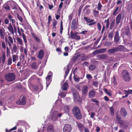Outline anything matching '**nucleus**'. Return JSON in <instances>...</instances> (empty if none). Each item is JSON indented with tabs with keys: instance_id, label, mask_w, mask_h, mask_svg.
Masks as SVG:
<instances>
[{
	"instance_id": "obj_1",
	"label": "nucleus",
	"mask_w": 132,
	"mask_h": 132,
	"mask_svg": "<svg viewBox=\"0 0 132 132\" xmlns=\"http://www.w3.org/2000/svg\"><path fill=\"white\" fill-rule=\"evenodd\" d=\"M125 48L123 45H119L116 47H114L109 49L107 51V53L110 55H111L118 51H123Z\"/></svg>"
},
{
	"instance_id": "obj_2",
	"label": "nucleus",
	"mask_w": 132,
	"mask_h": 132,
	"mask_svg": "<svg viewBox=\"0 0 132 132\" xmlns=\"http://www.w3.org/2000/svg\"><path fill=\"white\" fill-rule=\"evenodd\" d=\"M72 112L74 114L75 117L78 119H80L82 118V114L79 108L77 106H75L73 108Z\"/></svg>"
},
{
	"instance_id": "obj_3",
	"label": "nucleus",
	"mask_w": 132,
	"mask_h": 132,
	"mask_svg": "<svg viewBox=\"0 0 132 132\" xmlns=\"http://www.w3.org/2000/svg\"><path fill=\"white\" fill-rule=\"evenodd\" d=\"M121 76L123 79L125 81H129L131 80L130 75L128 71L127 70H123Z\"/></svg>"
},
{
	"instance_id": "obj_4",
	"label": "nucleus",
	"mask_w": 132,
	"mask_h": 132,
	"mask_svg": "<svg viewBox=\"0 0 132 132\" xmlns=\"http://www.w3.org/2000/svg\"><path fill=\"white\" fill-rule=\"evenodd\" d=\"M15 77V75L13 73H9L5 76L6 79L8 81H12L14 80Z\"/></svg>"
},
{
	"instance_id": "obj_5",
	"label": "nucleus",
	"mask_w": 132,
	"mask_h": 132,
	"mask_svg": "<svg viewBox=\"0 0 132 132\" xmlns=\"http://www.w3.org/2000/svg\"><path fill=\"white\" fill-rule=\"evenodd\" d=\"M84 20H85L87 22V24L89 26L93 25L96 23L94 20L90 19V18H88V17H84Z\"/></svg>"
},
{
	"instance_id": "obj_6",
	"label": "nucleus",
	"mask_w": 132,
	"mask_h": 132,
	"mask_svg": "<svg viewBox=\"0 0 132 132\" xmlns=\"http://www.w3.org/2000/svg\"><path fill=\"white\" fill-rule=\"evenodd\" d=\"M17 43L20 45V50L21 52L23 51V44L22 39L19 37H17L16 38Z\"/></svg>"
},
{
	"instance_id": "obj_7",
	"label": "nucleus",
	"mask_w": 132,
	"mask_h": 132,
	"mask_svg": "<svg viewBox=\"0 0 132 132\" xmlns=\"http://www.w3.org/2000/svg\"><path fill=\"white\" fill-rule=\"evenodd\" d=\"M79 34L78 32H76L73 33L71 32H70V37L72 39H74L76 40H80L81 37L79 35H78L77 34Z\"/></svg>"
},
{
	"instance_id": "obj_8",
	"label": "nucleus",
	"mask_w": 132,
	"mask_h": 132,
	"mask_svg": "<svg viewBox=\"0 0 132 132\" xmlns=\"http://www.w3.org/2000/svg\"><path fill=\"white\" fill-rule=\"evenodd\" d=\"M71 126L69 124L65 125L63 128V132H71Z\"/></svg>"
},
{
	"instance_id": "obj_9",
	"label": "nucleus",
	"mask_w": 132,
	"mask_h": 132,
	"mask_svg": "<svg viewBox=\"0 0 132 132\" xmlns=\"http://www.w3.org/2000/svg\"><path fill=\"white\" fill-rule=\"evenodd\" d=\"M116 118L119 120L118 121V123L124 129H126L128 127V125L127 124H126L124 122L121 120L120 118L117 116Z\"/></svg>"
},
{
	"instance_id": "obj_10",
	"label": "nucleus",
	"mask_w": 132,
	"mask_h": 132,
	"mask_svg": "<svg viewBox=\"0 0 132 132\" xmlns=\"http://www.w3.org/2000/svg\"><path fill=\"white\" fill-rule=\"evenodd\" d=\"M71 91L74 99L76 100H78L79 98V97L77 90L75 89H71Z\"/></svg>"
},
{
	"instance_id": "obj_11",
	"label": "nucleus",
	"mask_w": 132,
	"mask_h": 132,
	"mask_svg": "<svg viewBox=\"0 0 132 132\" xmlns=\"http://www.w3.org/2000/svg\"><path fill=\"white\" fill-rule=\"evenodd\" d=\"M122 32L125 35L129 36L130 35V30L128 27H126L124 29H122Z\"/></svg>"
},
{
	"instance_id": "obj_12",
	"label": "nucleus",
	"mask_w": 132,
	"mask_h": 132,
	"mask_svg": "<svg viewBox=\"0 0 132 132\" xmlns=\"http://www.w3.org/2000/svg\"><path fill=\"white\" fill-rule=\"evenodd\" d=\"M6 59L5 53L3 52L1 54V55L0 57V62H2V66L3 65L4 63L5 62V60Z\"/></svg>"
},
{
	"instance_id": "obj_13",
	"label": "nucleus",
	"mask_w": 132,
	"mask_h": 132,
	"mask_svg": "<svg viewBox=\"0 0 132 132\" xmlns=\"http://www.w3.org/2000/svg\"><path fill=\"white\" fill-rule=\"evenodd\" d=\"M122 18V14L121 13H119L116 17V24L118 25L121 22Z\"/></svg>"
},
{
	"instance_id": "obj_14",
	"label": "nucleus",
	"mask_w": 132,
	"mask_h": 132,
	"mask_svg": "<svg viewBox=\"0 0 132 132\" xmlns=\"http://www.w3.org/2000/svg\"><path fill=\"white\" fill-rule=\"evenodd\" d=\"M120 39V38L119 36V32L118 31H117L115 33L114 38V41L115 42L117 43L119 42Z\"/></svg>"
},
{
	"instance_id": "obj_15",
	"label": "nucleus",
	"mask_w": 132,
	"mask_h": 132,
	"mask_svg": "<svg viewBox=\"0 0 132 132\" xmlns=\"http://www.w3.org/2000/svg\"><path fill=\"white\" fill-rule=\"evenodd\" d=\"M96 92L94 90L92 89L90 90L88 93L89 97L90 98H94L96 95Z\"/></svg>"
},
{
	"instance_id": "obj_16",
	"label": "nucleus",
	"mask_w": 132,
	"mask_h": 132,
	"mask_svg": "<svg viewBox=\"0 0 132 132\" xmlns=\"http://www.w3.org/2000/svg\"><path fill=\"white\" fill-rule=\"evenodd\" d=\"M88 87L87 85H84L83 86L82 90V94L84 95H86L88 92Z\"/></svg>"
},
{
	"instance_id": "obj_17",
	"label": "nucleus",
	"mask_w": 132,
	"mask_h": 132,
	"mask_svg": "<svg viewBox=\"0 0 132 132\" xmlns=\"http://www.w3.org/2000/svg\"><path fill=\"white\" fill-rule=\"evenodd\" d=\"M120 112L121 115L124 117H125L127 115V112L124 108H121Z\"/></svg>"
},
{
	"instance_id": "obj_18",
	"label": "nucleus",
	"mask_w": 132,
	"mask_h": 132,
	"mask_svg": "<svg viewBox=\"0 0 132 132\" xmlns=\"http://www.w3.org/2000/svg\"><path fill=\"white\" fill-rule=\"evenodd\" d=\"M77 59L78 62H81L85 60V55L83 54H81L77 55Z\"/></svg>"
},
{
	"instance_id": "obj_19",
	"label": "nucleus",
	"mask_w": 132,
	"mask_h": 132,
	"mask_svg": "<svg viewBox=\"0 0 132 132\" xmlns=\"http://www.w3.org/2000/svg\"><path fill=\"white\" fill-rule=\"evenodd\" d=\"M44 52L42 50H40L39 52L37 55V57L39 59H42L43 57Z\"/></svg>"
},
{
	"instance_id": "obj_20",
	"label": "nucleus",
	"mask_w": 132,
	"mask_h": 132,
	"mask_svg": "<svg viewBox=\"0 0 132 132\" xmlns=\"http://www.w3.org/2000/svg\"><path fill=\"white\" fill-rule=\"evenodd\" d=\"M51 75H48L46 77V87H47L50 85L51 81Z\"/></svg>"
},
{
	"instance_id": "obj_21",
	"label": "nucleus",
	"mask_w": 132,
	"mask_h": 132,
	"mask_svg": "<svg viewBox=\"0 0 132 132\" xmlns=\"http://www.w3.org/2000/svg\"><path fill=\"white\" fill-rule=\"evenodd\" d=\"M11 50L12 53L14 52L17 54L18 53V48L15 44L13 46L12 48L11 47Z\"/></svg>"
},
{
	"instance_id": "obj_22",
	"label": "nucleus",
	"mask_w": 132,
	"mask_h": 132,
	"mask_svg": "<svg viewBox=\"0 0 132 132\" xmlns=\"http://www.w3.org/2000/svg\"><path fill=\"white\" fill-rule=\"evenodd\" d=\"M20 30L22 32V38L23 39L24 42L25 43V45H27V40L26 38V37L25 34L23 33L24 31L23 29L22 28L20 29Z\"/></svg>"
},
{
	"instance_id": "obj_23",
	"label": "nucleus",
	"mask_w": 132,
	"mask_h": 132,
	"mask_svg": "<svg viewBox=\"0 0 132 132\" xmlns=\"http://www.w3.org/2000/svg\"><path fill=\"white\" fill-rule=\"evenodd\" d=\"M77 27V26L75 21V20L73 19L72 23L71 28L73 30H75L76 29Z\"/></svg>"
},
{
	"instance_id": "obj_24",
	"label": "nucleus",
	"mask_w": 132,
	"mask_h": 132,
	"mask_svg": "<svg viewBox=\"0 0 132 132\" xmlns=\"http://www.w3.org/2000/svg\"><path fill=\"white\" fill-rule=\"evenodd\" d=\"M31 34L36 42L39 43L40 42V39L38 38L35 34L33 32L31 33Z\"/></svg>"
},
{
	"instance_id": "obj_25",
	"label": "nucleus",
	"mask_w": 132,
	"mask_h": 132,
	"mask_svg": "<svg viewBox=\"0 0 132 132\" xmlns=\"http://www.w3.org/2000/svg\"><path fill=\"white\" fill-rule=\"evenodd\" d=\"M58 113V111H54L52 118V120L53 121H55L57 119V115Z\"/></svg>"
},
{
	"instance_id": "obj_26",
	"label": "nucleus",
	"mask_w": 132,
	"mask_h": 132,
	"mask_svg": "<svg viewBox=\"0 0 132 132\" xmlns=\"http://www.w3.org/2000/svg\"><path fill=\"white\" fill-rule=\"evenodd\" d=\"M80 131L81 132H82L85 128L83 125L81 123H78L77 125Z\"/></svg>"
},
{
	"instance_id": "obj_27",
	"label": "nucleus",
	"mask_w": 132,
	"mask_h": 132,
	"mask_svg": "<svg viewBox=\"0 0 132 132\" xmlns=\"http://www.w3.org/2000/svg\"><path fill=\"white\" fill-rule=\"evenodd\" d=\"M68 87V84L67 82L64 83L62 87V90H66Z\"/></svg>"
},
{
	"instance_id": "obj_28",
	"label": "nucleus",
	"mask_w": 132,
	"mask_h": 132,
	"mask_svg": "<svg viewBox=\"0 0 132 132\" xmlns=\"http://www.w3.org/2000/svg\"><path fill=\"white\" fill-rule=\"evenodd\" d=\"M67 69L65 72V74L64 76V78L65 79L67 76L68 75V74L69 71H70V66L68 65H67Z\"/></svg>"
},
{
	"instance_id": "obj_29",
	"label": "nucleus",
	"mask_w": 132,
	"mask_h": 132,
	"mask_svg": "<svg viewBox=\"0 0 132 132\" xmlns=\"http://www.w3.org/2000/svg\"><path fill=\"white\" fill-rule=\"evenodd\" d=\"M48 132H53L54 131L53 127L52 125H50L47 128Z\"/></svg>"
},
{
	"instance_id": "obj_30",
	"label": "nucleus",
	"mask_w": 132,
	"mask_h": 132,
	"mask_svg": "<svg viewBox=\"0 0 132 132\" xmlns=\"http://www.w3.org/2000/svg\"><path fill=\"white\" fill-rule=\"evenodd\" d=\"M119 7L118 6L117 7L113 12L112 14L114 16H116L119 13Z\"/></svg>"
},
{
	"instance_id": "obj_31",
	"label": "nucleus",
	"mask_w": 132,
	"mask_h": 132,
	"mask_svg": "<svg viewBox=\"0 0 132 132\" xmlns=\"http://www.w3.org/2000/svg\"><path fill=\"white\" fill-rule=\"evenodd\" d=\"M110 21L109 18H108L107 20H104V23H106V29H108L109 28L110 24Z\"/></svg>"
},
{
	"instance_id": "obj_32",
	"label": "nucleus",
	"mask_w": 132,
	"mask_h": 132,
	"mask_svg": "<svg viewBox=\"0 0 132 132\" xmlns=\"http://www.w3.org/2000/svg\"><path fill=\"white\" fill-rule=\"evenodd\" d=\"M7 28L10 33L12 34L14 33V31L13 29V28L11 23L9 25L8 27Z\"/></svg>"
},
{
	"instance_id": "obj_33",
	"label": "nucleus",
	"mask_w": 132,
	"mask_h": 132,
	"mask_svg": "<svg viewBox=\"0 0 132 132\" xmlns=\"http://www.w3.org/2000/svg\"><path fill=\"white\" fill-rule=\"evenodd\" d=\"M103 91L109 96L110 97L112 96V92L111 90H110L108 91L106 88H104L103 89Z\"/></svg>"
},
{
	"instance_id": "obj_34",
	"label": "nucleus",
	"mask_w": 132,
	"mask_h": 132,
	"mask_svg": "<svg viewBox=\"0 0 132 132\" xmlns=\"http://www.w3.org/2000/svg\"><path fill=\"white\" fill-rule=\"evenodd\" d=\"M8 19L10 21H11L12 24L15 23V20L14 19H13V18L11 15H9L8 16Z\"/></svg>"
},
{
	"instance_id": "obj_35",
	"label": "nucleus",
	"mask_w": 132,
	"mask_h": 132,
	"mask_svg": "<svg viewBox=\"0 0 132 132\" xmlns=\"http://www.w3.org/2000/svg\"><path fill=\"white\" fill-rule=\"evenodd\" d=\"M73 78L75 81L76 82H78L80 80V78L79 77H78L76 75H74Z\"/></svg>"
},
{
	"instance_id": "obj_36",
	"label": "nucleus",
	"mask_w": 132,
	"mask_h": 132,
	"mask_svg": "<svg viewBox=\"0 0 132 132\" xmlns=\"http://www.w3.org/2000/svg\"><path fill=\"white\" fill-rule=\"evenodd\" d=\"M18 56L17 55H12V60L13 62L16 63V61L18 59Z\"/></svg>"
},
{
	"instance_id": "obj_37",
	"label": "nucleus",
	"mask_w": 132,
	"mask_h": 132,
	"mask_svg": "<svg viewBox=\"0 0 132 132\" xmlns=\"http://www.w3.org/2000/svg\"><path fill=\"white\" fill-rule=\"evenodd\" d=\"M63 30V22L62 20L61 21L60 26V33L61 35L62 33V31Z\"/></svg>"
},
{
	"instance_id": "obj_38",
	"label": "nucleus",
	"mask_w": 132,
	"mask_h": 132,
	"mask_svg": "<svg viewBox=\"0 0 132 132\" xmlns=\"http://www.w3.org/2000/svg\"><path fill=\"white\" fill-rule=\"evenodd\" d=\"M113 35V32L112 31H111L109 33L108 35V37L109 38L112 40Z\"/></svg>"
},
{
	"instance_id": "obj_39",
	"label": "nucleus",
	"mask_w": 132,
	"mask_h": 132,
	"mask_svg": "<svg viewBox=\"0 0 132 132\" xmlns=\"http://www.w3.org/2000/svg\"><path fill=\"white\" fill-rule=\"evenodd\" d=\"M32 68L35 69H37V66L36 65V63L35 62L33 63L31 65Z\"/></svg>"
},
{
	"instance_id": "obj_40",
	"label": "nucleus",
	"mask_w": 132,
	"mask_h": 132,
	"mask_svg": "<svg viewBox=\"0 0 132 132\" xmlns=\"http://www.w3.org/2000/svg\"><path fill=\"white\" fill-rule=\"evenodd\" d=\"M102 5L100 3V2H99L98 4L97 9L98 10L100 11L101 10Z\"/></svg>"
},
{
	"instance_id": "obj_41",
	"label": "nucleus",
	"mask_w": 132,
	"mask_h": 132,
	"mask_svg": "<svg viewBox=\"0 0 132 132\" xmlns=\"http://www.w3.org/2000/svg\"><path fill=\"white\" fill-rule=\"evenodd\" d=\"M7 64L8 65H11L12 63V59L11 57H9L7 61Z\"/></svg>"
},
{
	"instance_id": "obj_42",
	"label": "nucleus",
	"mask_w": 132,
	"mask_h": 132,
	"mask_svg": "<svg viewBox=\"0 0 132 132\" xmlns=\"http://www.w3.org/2000/svg\"><path fill=\"white\" fill-rule=\"evenodd\" d=\"M69 106L68 105H66L65 106L64 108V110L66 112H68L70 111Z\"/></svg>"
},
{
	"instance_id": "obj_43",
	"label": "nucleus",
	"mask_w": 132,
	"mask_h": 132,
	"mask_svg": "<svg viewBox=\"0 0 132 132\" xmlns=\"http://www.w3.org/2000/svg\"><path fill=\"white\" fill-rule=\"evenodd\" d=\"M100 58L104 59H106L108 57V56L106 54H103L100 55Z\"/></svg>"
},
{
	"instance_id": "obj_44",
	"label": "nucleus",
	"mask_w": 132,
	"mask_h": 132,
	"mask_svg": "<svg viewBox=\"0 0 132 132\" xmlns=\"http://www.w3.org/2000/svg\"><path fill=\"white\" fill-rule=\"evenodd\" d=\"M17 128V127L16 126H15L12 128L10 129V130H8V129H5V132H10L11 131L13 130H15Z\"/></svg>"
},
{
	"instance_id": "obj_45",
	"label": "nucleus",
	"mask_w": 132,
	"mask_h": 132,
	"mask_svg": "<svg viewBox=\"0 0 132 132\" xmlns=\"http://www.w3.org/2000/svg\"><path fill=\"white\" fill-rule=\"evenodd\" d=\"M96 66L93 64L90 65L89 66V69L90 70L92 71L94 70L96 68Z\"/></svg>"
},
{
	"instance_id": "obj_46",
	"label": "nucleus",
	"mask_w": 132,
	"mask_h": 132,
	"mask_svg": "<svg viewBox=\"0 0 132 132\" xmlns=\"http://www.w3.org/2000/svg\"><path fill=\"white\" fill-rule=\"evenodd\" d=\"M106 50V49L105 48H101L98 50L99 53H104L105 52Z\"/></svg>"
},
{
	"instance_id": "obj_47",
	"label": "nucleus",
	"mask_w": 132,
	"mask_h": 132,
	"mask_svg": "<svg viewBox=\"0 0 132 132\" xmlns=\"http://www.w3.org/2000/svg\"><path fill=\"white\" fill-rule=\"evenodd\" d=\"M84 6V5H81L79 7V10L78 11V15L79 16L80 15V13L81 12V10L83 7Z\"/></svg>"
},
{
	"instance_id": "obj_48",
	"label": "nucleus",
	"mask_w": 132,
	"mask_h": 132,
	"mask_svg": "<svg viewBox=\"0 0 132 132\" xmlns=\"http://www.w3.org/2000/svg\"><path fill=\"white\" fill-rule=\"evenodd\" d=\"M26 98L23 97L21 98V104L22 105H24L26 103Z\"/></svg>"
},
{
	"instance_id": "obj_49",
	"label": "nucleus",
	"mask_w": 132,
	"mask_h": 132,
	"mask_svg": "<svg viewBox=\"0 0 132 132\" xmlns=\"http://www.w3.org/2000/svg\"><path fill=\"white\" fill-rule=\"evenodd\" d=\"M72 60L73 62H74L76 61L78 62L77 55L74 56L72 58Z\"/></svg>"
},
{
	"instance_id": "obj_50",
	"label": "nucleus",
	"mask_w": 132,
	"mask_h": 132,
	"mask_svg": "<svg viewBox=\"0 0 132 132\" xmlns=\"http://www.w3.org/2000/svg\"><path fill=\"white\" fill-rule=\"evenodd\" d=\"M115 24V20H113L110 23V28L111 29L114 25Z\"/></svg>"
},
{
	"instance_id": "obj_51",
	"label": "nucleus",
	"mask_w": 132,
	"mask_h": 132,
	"mask_svg": "<svg viewBox=\"0 0 132 132\" xmlns=\"http://www.w3.org/2000/svg\"><path fill=\"white\" fill-rule=\"evenodd\" d=\"M6 55L7 56H9L10 54V50L8 47H6Z\"/></svg>"
},
{
	"instance_id": "obj_52",
	"label": "nucleus",
	"mask_w": 132,
	"mask_h": 132,
	"mask_svg": "<svg viewBox=\"0 0 132 132\" xmlns=\"http://www.w3.org/2000/svg\"><path fill=\"white\" fill-rule=\"evenodd\" d=\"M92 101L95 102L96 103L97 105H98L99 101L95 98H93L91 100Z\"/></svg>"
},
{
	"instance_id": "obj_53",
	"label": "nucleus",
	"mask_w": 132,
	"mask_h": 132,
	"mask_svg": "<svg viewBox=\"0 0 132 132\" xmlns=\"http://www.w3.org/2000/svg\"><path fill=\"white\" fill-rule=\"evenodd\" d=\"M112 45V43L110 42H107L105 43V46L108 47L111 46Z\"/></svg>"
},
{
	"instance_id": "obj_54",
	"label": "nucleus",
	"mask_w": 132,
	"mask_h": 132,
	"mask_svg": "<svg viewBox=\"0 0 132 132\" xmlns=\"http://www.w3.org/2000/svg\"><path fill=\"white\" fill-rule=\"evenodd\" d=\"M97 27L98 30L100 31L101 30V26L100 23L99 22L97 23Z\"/></svg>"
},
{
	"instance_id": "obj_55",
	"label": "nucleus",
	"mask_w": 132,
	"mask_h": 132,
	"mask_svg": "<svg viewBox=\"0 0 132 132\" xmlns=\"http://www.w3.org/2000/svg\"><path fill=\"white\" fill-rule=\"evenodd\" d=\"M57 24V21L56 20H55L53 23V27L55 29L56 28V26Z\"/></svg>"
},
{
	"instance_id": "obj_56",
	"label": "nucleus",
	"mask_w": 132,
	"mask_h": 132,
	"mask_svg": "<svg viewBox=\"0 0 132 132\" xmlns=\"http://www.w3.org/2000/svg\"><path fill=\"white\" fill-rule=\"evenodd\" d=\"M110 112L112 114V116H113L114 114V108L113 107H111L110 108Z\"/></svg>"
},
{
	"instance_id": "obj_57",
	"label": "nucleus",
	"mask_w": 132,
	"mask_h": 132,
	"mask_svg": "<svg viewBox=\"0 0 132 132\" xmlns=\"http://www.w3.org/2000/svg\"><path fill=\"white\" fill-rule=\"evenodd\" d=\"M32 48L34 50L36 51L38 49V46L36 45H34L33 46Z\"/></svg>"
},
{
	"instance_id": "obj_58",
	"label": "nucleus",
	"mask_w": 132,
	"mask_h": 132,
	"mask_svg": "<svg viewBox=\"0 0 132 132\" xmlns=\"http://www.w3.org/2000/svg\"><path fill=\"white\" fill-rule=\"evenodd\" d=\"M17 18L21 22H22V21L23 19L22 17L20 16L19 14H17Z\"/></svg>"
},
{
	"instance_id": "obj_59",
	"label": "nucleus",
	"mask_w": 132,
	"mask_h": 132,
	"mask_svg": "<svg viewBox=\"0 0 132 132\" xmlns=\"http://www.w3.org/2000/svg\"><path fill=\"white\" fill-rule=\"evenodd\" d=\"M8 38L10 41V43L12 44H13V41L12 37L11 36H9L8 37Z\"/></svg>"
},
{
	"instance_id": "obj_60",
	"label": "nucleus",
	"mask_w": 132,
	"mask_h": 132,
	"mask_svg": "<svg viewBox=\"0 0 132 132\" xmlns=\"http://www.w3.org/2000/svg\"><path fill=\"white\" fill-rule=\"evenodd\" d=\"M4 8L7 10H10V8L8 4H7L4 7Z\"/></svg>"
},
{
	"instance_id": "obj_61",
	"label": "nucleus",
	"mask_w": 132,
	"mask_h": 132,
	"mask_svg": "<svg viewBox=\"0 0 132 132\" xmlns=\"http://www.w3.org/2000/svg\"><path fill=\"white\" fill-rule=\"evenodd\" d=\"M39 5H38V4H37V6H39V9L41 11V10H42V9H43L44 7H43V6L42 5H41L40 3H39Z\"/></svg>"
},
{
	"instance_id": "obj_62",
	"label": "nucleus",
	"mask_w": 132,
	"mask_h": 132,
	"mask_svg": "<svg viewBox=\"0 0 132 132\" xmlns=\"http://www.w3.org/2000/svg\"><path fill=\"white\" fill-rule=\"evenodd\" d=\"M94 86L97 87L98 85V82L97 81H93L92 82Z\"/></svg>"
},
{
	"instance_id": "obj_63",
	"label": "nucleus",
	"mask_w": 132,
	"mask_h": 132,
	"mask_svg": "<svg viewBox=\"0 0 132 132\" xmlns=\"http://www.w3.org/2000/svg\"><path fill=\"white\" fill-rule=\"evenodd\" d=\"M88 31L87 30H84L82 31L81 32L79 33V34H82L83 35H87V32Z\"/></svg>"
},
{
	"instance_id": "obj_64",
	"label": "nucleus",
	"mask_w": 132,
	"mask_h": 132,
	"mask_svg": "<svg viewBox=\"0 0 132 132\" xmlns=\"http://www.w3.org/2000/svg\"><path fill=\"white\" fill-rule=\"evenodd\" d=\"M86 77L89 80H90L92 78V76L90 74H87Z\"/></svg>"
}]
</instances>
